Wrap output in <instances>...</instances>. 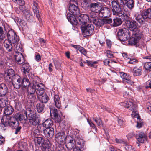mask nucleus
<instances>
[{"label": "nucleus", "mask_w": 151, "mask_h": 151, "mask_svg": "<svg viewBox=\"0 0 151 151\" xmlns=\"http://www.w3.org/2000/svg\"><path fill=\"white\" fill-rule=\"evenodd\" d=\"M37 96L40 101L42 102V103H46L48 101V97L44 93L43 95H38Z\"/></svg>", "instance_id": "nucleus-30"}, {"label": "nucleus", "mask_w": 151, "mask_h": 151, "mask_svg": "<svg viewBox=\"0 0 151 151\" xmlns=\"http://www.w3.org/2000/svg\"><path fill=\"white\" fill-rule=\"evenodd\" d=\"M75 142H68L66 145L68 148L69 149H72L73 148H74V147L75 146Z\"/></svg>", "instance_id": "nucleus-56"}, {"label": "nucleus", "mask_w": 151, "mask_h": 151, "mask_svg": "<svg viewBox=\"0 0 151 151\" xmlns=\"http://www.w3.org/2000/svg\"><path fill=\"white\" fill-rule=\"evenodd\" d=\"M25 119V117L22 115L16 113L11 117L4 116L1 120V122L5 127L9 126L12 128L16 129L15 134H17L20 132L21 127L19 126V121Z\"/></svg>", "instance_id": "nucleus-1"}, {"label": "nucleus", "mask_w": 151, "mask_h": 151, "mask_svg": "<svg viewBox=\"0 0 151 151\" xmlns=\"http://www.w3.org/2000/svg\"><path fill=\"white\" fill-rule=\"evenodd\" d=\"M117 35L120 40L122 41L127 40L130 36L129 30L124 28L119 29Z\"/></svg>", "instance_id": "nucleus-6"}, {"label": "nucleus", "mask_w": 151, "mask_h": 151, "mask_svg": "<svg viewBox=\"0 0 151 151\" xmlns=\"http://www.w3.org/2000/svg\"><path fill=\"white\" fill-rule=\"evenodd\" d=\"M35 91L38 95H43L45 92L44 88V86L42 83H40L35 85Z\"/></svg>", "instance_id": "nucleus-15"}, {"label": "nucleus", "mask_w": 151, "mask_h": 151, "mask_svg": "<svg viewBox=\"0 0 151 151\" xmlns=\"http://www.w3.org/2000/svg\"><path fill=\"white\" fill-rule=\"evenodd\" d=\"M55 140L59 144L63 142L65 140V133L63 132H60L56 134L55 136Z\"/></svg>", "instance_id": "nucleus-16"}, {"label": "nucleus", "mask_w": 151, "mask_h": 151, "mask_svg": "<svg viewBox=\"0 0 151 151\" xmlns=\"http://www.w3.org/2000/svg\"><path fill=\"white\" fill-rule=\"evenodd\" d=\"M93 119L96 122L98 126L102 124L101 120L100 119H96L95 118H93Z\"/></svg>", "instance_id": "nucleus-63"}, {"label": "nucleus", "mask_w": 151, "mask_h": 151, "mask_svg": "<svg viewBox=\"0 0 151 151\" xmlns=\"http://www.w3.org/2000/svg\"><path fill=\"white\" fill-rule=\"evenodd\" d=\"M145 19L147 18H151V8L146 9L143 13Z\"/></svg>", "instance_id": "nucleus-43"}, {"label": "nucleus", "mask_w": 151, "mask_h": 151, "mask_svg": "<svg viewBox=\"0 0 151 151\" xmlns=\"http://www.w3.org/2000/svg\"><path fill=\"white\" fill-rule=\"evenodd\" d=\"M43 137H36L34 139V142L35 145L39 147L41 146L45 142Z\"/></svg>", "instance_id": "nucleus-28"}, {"label": "nucleus", "mask_w": 151, "mask_h": 151, "mask_svg": "<svg viewBox=\"0 0 151 151\" xmlns=\"http://www.w3.org/2000/svg\"><path fill=\"white\" fill-rule=\"evenodd\" d=\"M19 41L16 43L14 44V45L16 44L15 50L16 53L20 52H23V46L20 43L18 42Z\"/></svg>", "instance_id": "nucleus-36"}, {"label": "nucleus", "mask_w": 151, "mask_h": 151, "mask_svg": "<svg viewBox=\"0 0 151 151\" xmlns=\"http://www.w3.org/2000/svg\"><path fill=\"white\" fill-rule=\"evenodd\" d=\"M125 148L126 150L128 151H133L134 148L132 146L129 145H128V143L127 142V144H125Z\"/></svg>", "instance_id": "nucleus-55"}, {"label": "nucleus", "mask_w": 151, "mask_h": 151, "mask_svg": "<svg viewBox=\"0 0 151 151\" xmlns=\"http://www.w3.org/2000/svg\"><path fill=\"white\" fill-rule=\"evenodd\" d=\"M7 39H6L3 42L4 46L9 52L12 51L13 47L12 44H14L19 41V37L17 35L15 31L11 29L7 33Z\"/></svg>", "instance_id": "nucleus-2"}, {"label": "nucleus", "mask_w": 151, "mask_h": 151, "mask_svg": "<svg viewBox=\"0 0 151 151\" xmlns=\"http://www.w3.org/2000/svg\"><path fill=\"white\" fill-rule=\"evenodd\" d=\"M20 87L22 86L24 88H25L31 83H30L29 80L25 77L23 78L20 83Z\"/></svg>", "instance_id": "nucleus-34"}, {"label": "nucleus", "mask_w": 151, "mask_h": 151, "mask_svg": "<svg viewBox=\"0 0 151 151\" xmlns=\"http://www.w3.org/2000/svg\"><path fill=\"white\" fill-rule=\"evenodd\" d=\"M147 135L143 132H141L137 133L136 136L137 141L141 143H145L147 139Z\"/></svg>", "instance_id": "nucleus-8"}, {"label": "nucleus", "mask_w": 151, "mask_h": 151, "mask_svg": "<svg viewBox=\"0 0 151 151\" xmlns=\"http://www.w3.org/2000/svg\"><path fill=\"white\" fill-rule=\"evenodd\" d=\"M11 80L14 87L16 88H20V83H21V77L18 75H14L12 77Z\"/></svg>", "instance_id": "nucleus-7"}, {"label": "nucleus", "mask_w": 151, "mask_h": 151, "mask_svg": "<svg viewBox=\"0 0 151 151\" xmlns=\"http://www.w3.org/2000/svg\"><path fill=\"white\" fill-rule=\"evenodd\" d=\"M97 19V20H96L94 23L96 26L98 27H102L104 25L103 19H99L98 18Z\"/></svg>", "instance_id": "nucleus-45"}, {"label": "nucleus", "mask_w": 151, "mask_h": 151, "mask_svg": "<svg viewBox=\"0 0 151 151\" xmlns=\"http://www.w3.org/2000/svg\"><path fill=\"white\" fill-rule=\"evenodd\" d=\"M73 14L68 13L67 15V18L69 21L73 25H76L78 24V21Z\"/></svg>", "instance_id": "nucleus-22"}, {"label": "nucleus", "mask_w": 151, "mask_h": 151, "mask_svg": "<svg viewBox=\"0 0 151 151\" xmlns=\"http://www.w3.org/2000/svg\"><path fill=\"white\" fill-rule=\"evenodd\" d=\"M15 59L16 62L19 64H22L25 62L24 57L20 52L16 53L15 55Z\"/></svg>", "instance_id": "nucleus-17"}, {"label": "nucleus", "mask_w": 151, "mask_h": 151, "mask_svg": "<svg viewBox=\"0 0 151 151\" xmlns=\"http://www.w3.org/2000/svg\"><path fill=\"white\" fill-rule=\"evenodd\" d=\"M7 96H0V107L1 108L5 107L7 103Z\"/></svg>", "instance_id": "nucleus-32"}, {"label": "nucleus", "mask_w": 151, "mask_h": 151, "mask_svg": "<svg viewBox=\"0 0 151 151\" xmlns=\"http://www.w3.org/2000/svg\"><path fill=\"white\" fill-rule=\"evenodd\" d=\"M8 90L6 85L4 83L0 84V96H6Z\"/></svg>", "instance_id": "nucleus-18"}, {"label": "nucleus", "mask_w": 151, "mask_h": 151, "mask_svg": "<svg viewBox=\"0 0 151 151\" xmlns=\"http://www.w3.org/2000/svg\"><path fill=\"white\" fill-rule=\"evenodd\" d=\"M128 60L129 61L127 62L128 63L133 65L136 64L138 62V60L137 59L133 58H130L129 60Z\"/></svg>", "instance_id": "nucleus-47"}, {"label": "nucleus", "mask_w": 151, "mask_h": 151, "mask_svg": "<svg viewBox=\"0 0 151 151\" xmlns=\"http://www.w3.org/2000/svg\"><path fill=\"white\" fill-rule=\"evenodd\" d=\"M89 7L92 11L91 12H94L95 13L99 12L101 9L98 4L96 3H91Z\"/></svg>", "instance_id": "nucleus-23"}, {"label": "nucleus", "mask_w": 151, "mask_h": 151, "mask_svg": "<svg viewBox=\"0 0 151 151\" xmlns=\"http://www.w3.org/2000/svg\"><path fill=\"white\" fill-rule=\"evenodd\" d=\"M43 125L46 128H51L53 125V122L50 119H47L43 123Z\"/></svg>", "instance_id": "nucleus-37"}, {"label": "nucleus", "mask_w": 151, "mask_h": 151, "mask_svg": "<svg viewBox=\"0 0 151 151\" xmlns=\"http://www.w3.org/2000/svg\"><path fill=\"white\" fill-rule=\"evenodd\" d=\"M54 63L56 69L58 70L60 69L61 67L60 64L59 62L57 61H54Z\"/></svg>", "instance_id": "nucleus-58"}, {"label": "nucleus", "mask_w": 151, "mask_h": 151, "mask_svg": "<svg viewBox=\"0 0 151 151\" xmlns=\"http://www.w3.org/2000/svg\"><path fill=\"white\" fill-rule=\"evenodd\" d=\"M28 98L30 99V101L31 102L34 101L36 99L35 93H32V94L28 93Z\"/></svg>", "instance_id": "nucleus-48"}, {"label": "nucleus", "mask_w": 151, "mask_h": 151, "mask_svg": "<svg viewBox=\"0 0 151 151\" xmlns=\"http://www.w3.org/2000/svg\"><path fill=\"white\" fill-rule=\"evenodd\" d=\"M14 75V72L13 70L11 68L8 69L5 74V80L8 81H10L12 77H13Z\"/></svg>", "instance_id": "nucleus-14"}, {"label": "nucleus", "mask_w": 151, "mask_h": 151, "mask_svg": "<svg viewBox=\"0 0 151 151\" xmlns=\"http://www.w3.org/2000/svg\"><path fill=\"white\" fill-rule=\"evenodd\" d=\"M134 19L137 21L139 23L143 24L145 18L143 13L141 14L137 13L134 15Z\"/></svg>", "instance_id": "nucleus-21"}, {"label": "nucleus", "mask_w": 151, "mask_h": 151, "mask_svg": "<svg viewBox=\"0 0 151 151\" xmlns=\"http://www.w3.org/2000/svg\"><path fill=\"white\" fill-rule=\"evenodd\" d=\"M123 106L131 111H132L131 115L133 117H139V114L136 110V105L130 101H127L123 103Z\"/></svg>", "instance_id": "nucleus-4"}, {"label": "nucleus", "mask_w": 151, "mask_h": 151, "mask_svg": "<svg viewBox=\"0 0 151 151\" xmlns=\"http://www.w3.org/2000/svg\"><path fill=\"white\" fill-rule=\"evenodd\" d=\"M87 121L90 127H92L93 129H95V130H96L97 128L96 127L94 124L92 122L88 119H87Z\"/></svg>", "instance_id": "nucleus-61"}, {"label": "nucleus", "mask_w": 151, "mask_h": 151, "mask_svg": "<svg viewBox=\"0 0 151 151\" xmlns=\"http://www.w3.org/2000/svg\"><path fill=\"white\" fill-rule=\"evenodd\" d=\"M51 146V144L48 139L45 140L44 143L41 146V149L42 151H49Z\"/></svg>", "instance_id": "nucleus-25"}, {"label": "nucleus", "mask_w": 151, "mask_h": 151, "mask_svg": "<svg viewBox=\"0 0 151 151\" xmlns=\"http://www.w3.org/2000/svg\"><path fill=\"white\" fill-rule=\"evenodd\" d=\"M137 118V125H136V127L138 128H141L143 125L142 123L140 121V116L139 115V117L138 118Z\"/></svg>", "instance_id": "nucleus-51"}, {"label": "nucleus", "mask_w": 151, "mask_h": 151, "mask_svg": "<svg viewBox=\"0 0 151 151\" xmlns=\"http://www.w3.org/2000/svg\"><path fill=\"white\" fill-rule=\"evenodd\" d=\"M32 4L33 6H32V8L34 14L37 18L39 21L40 22L41 20V19L39 18L40 14L39 11L38 10L37 8L38 6V4L36 2L33 1Z\"/></svg>", "instance_id": "nucleus-19"}, {"label": "nucleus", "mask_w": 151, "mask_h": 151, "mask_svg": "<svg viewBox=\"0 0 151 151\" xmlns=\"http://www.w3.org/2000/svg\"><path fill=\"white\" fill-rule=\"evenodd\" d=\"M94 29V26L92 24L82 26L81 27L83 36L84 37L91 35L93 33Z\"/></svg>", "instance_id": "nucleus-5"}, {"label": "nucleus", "mask_w": 151, "mask_h": 151, "mask_svg": "<svg viewBox=\"0 0 151 151\" xmlns=\"http://www.w3.org/2000/svg\"><path fill=\"white\" fill-rule=\"evenodd\" d=\"M91 3L88 0H83V5L85 7H90Z\"/></svg>", "instance_id": "nucleus-57"}, {"label": "nucleus", "mask_w": 151, "mask_h": 151, "mask_svg": "<svg viewBox=\"0 0 151 151\" xmlns=\"http://www.w3.org/2000/svg\"><path fill=\"white\" fill-rule=\"evenodd\" d=\"M88 15L86 14H81L78 17L79 23L81 25L86 24L89 21Z\"/></svg>", "instance_id": "nucleus-12"}, {"label": "nucleus", "mask_w": 151, "mask_h": 151, "mask_svg": "<svg viewBox=\"0 0 151 151\" xmlns=\"http://www.w3.org/2000/svg\"><path fill=\"white\" fill-rule=\"evenodd\" d=\"M54 101L55 106L58 108H60L61 106V101L59 95H55L54 96Z\"/></svg>", "instance_id": "nucleus-29"}, {"label": "nucleus", "mask_w": 151, "mask_h": 151, "mask_svg": "<svg viewBox=\"0 0 151 151\" xmlns=\"http://www.w3.org/2000/svg\"><path fill=\"white\" fill-rule=\"evenodd\" d=\"M43 132L45 135L46 137L48 138H51L53 136L54 134V129L53 128H46Z\"/></svg>", "instance_id": "nucleus-24"}, {"label": "nucleus", "mask_w": 151, "mask_h": 151, "mask_svg": "<svg viewBox=\"0 0 151 151\" xmlns=\"http://www.w3.org/2000/svg\"><path fill=\"white\" fill-rule=\"evenodd\" d=\"M104 25L105 24H109L112 23V19L111 18L103 19Z\"/></svg>", "instance_id": "nucleus-49"}, {"label": "nucleus", "mask_w": 151, "mask_h": 151, "mask_svg": "<svg viewBox=\"0 0 151 151\" xmlns=\"http://www.w3.org/2000/svg\"><path fill=\"white\" fill-rule=\"evenodd\" d=\"M106 55L108 58H111L113 57V54L111 52L108 50L106 52Z\"/></svg>", "instance_id": "nucleus-64"}, {"label": "nucleus", "mask_w": 151, "mask_h": 151, "mask_svg": "<svg viewBox=\"0 0 151 151\" xmlns=\"http://www.w3.org/2000/svg\"><path fill=\"white\" fill-rule=\"evenodd\" d=\"M6 36V33L0 34V42L5 39Z\"/></svg>", "instance_id": "nucleus-60"}, {"label": "nucleus", "mask_w": 151, "mask_h": 151, "mask_svg": "<svg viewBox=\"0 0 151 151\" xmlns=\"http://www.w3.org/2000/svg\"><path fill=\"white\" fill-rule=\"evenodd\" d=\"M36 107L37 111L39 113L42 112L44 110L45 106L43 103H37L36 105Z\"/></svg>", "instance_id": "nucleus-41"}, {"label": "nucleus", "mask_w": 151, "mask_h": 151, "mask_svg": "<svg viewBox=\"0 0 151 151\" xmlns=\"http://www.w3.org/2000/svg\"><path fill=\"white\" fill-rule=\"evenodd\" d=\"M86 63L88 66H90L92 67H95L96 66H95V64L97 63V62L94 61L93 62L92 61L86 60Z\"/></svg>", "instance_id": "nucleus-50"}, {"label": "nucleus", "mask_w": 151, "mask_h": 151, "mask_svg": "<svg viewBox=\"0 0 151 151\" xmlns=\"http://www.w3.org/2000/svg\"><path fill=\"white\" fill-rule=\"evenodd\" d=\"M119 73L121 77L123 79V83H127L131 85L132 84L133 82L131 80L130 77L129 75L123 72H119Z\"/></svg>", "instance_id": "nucleus-10"}, {"label": "nucleus", "mask_w": 151, "mask_h": 151, "mask_svg": "<svg viewBox=\"0 0 151 151\" xmlns=\"http://www.w3.org/2000/svg\"><path fill=\"white\" fill-rule=\"evenodd\" d=\"M113 26L116 27L122 24V19L121 18H116L113 20Z\"/></svg>", "instance_id": "nucleus-44"}, {"label": "nucleus", "mask_w": 151, "mask_h": 151, "mask_svg": "<svg viewBox=\"0 0 151 151\" xmlns=\"http://www.w3.org/2000/svg\"><path fill=\"white\" fill-rule=\"evenodd\" d=\"M52 113L56 122H59L61 121V117L58 114L57 109L54 108L50 109V114L51 115Z\"/></svg>", "instance_id": "nucleus-26"}, {"label": "nucleus", "mask_w": 151, "mask_h": 151, "mask_svg": "<svg viewBox=\"0 0 151 151\" xmlns=\"http://www.w3.org/2000/svg\"><path fill=\"white\" fill-rule=\"evenodd\" d=\"M12 29L9 25L6 22H3L0 26V34L6 33L9 30Z\"/></svg>", "instance_id": "nucleus-20"}, {"label": "nucleus", "mask_w": 151, "mask_h": 151, "mask_svg": "<svg viewBox=\"0 0 151 151\" xmlns=\"http://www.w3.org/2000/svg\"><path fill=\"white\" fill-rule=\"evenodd\" d=\"M68 10L70 12L74 15H77L80 13L78 6L71 3V2L69 4Z\"/></svg>", "instance_id": "nucleus-13"}, {"label": "nucleus", "mask_w": 151, "mask_h": 151, "mask_svg": "<svg viewBox=\"0 0 151 151\" xmlns=\"http://www.w3.org/2000/svg\"><path fill=\"white\" fill-rule=\"evenodd\" d=\"M126 24L127 27L129 29L133 32L135 31L138 30L139 28L137 27V23L135 21H128L126 22Z\"/></svg>", "instance_id": "nucleus-11"}, {"label": "nucleus", "mask_w": 151, "mask_h": 151, "mask_svg": "<svg viewBox=\"0 0 151 151\" xmlns=\"http://www.w3.org/2000/svg\"><path fill=\"white\" fill-rule=\"evenodd\" d=\"M78 50L82 54L85 55H86V52L84 48L81 46Z\"/></svg>", "instance_id": "nucleus-62"}, {"label": "nucleus", "mask_w": 151, "mask_h": 151, "mask_svg": "<svg viewBox=\"0 0 151 151\" xmlns=\"http://www.w3.org/2000/svg\"><path fill=\"white\" fill-rule=\"evenodd\" d=\"M134 32L133 33V35L137 39L139 40L142 37V31H140L139 29L137 30Z\"/></svg>", "instance_id": "nucleus-38"}, {"label": "nucleus", "mask_w": 151, "mask_h": 151, "mask_svg": "<svg viewBox=\"0 0 151 151\" xmlns=\"http://www.w3.org/2000/svg\"><path fill=\"white\" fill-rule=\"evenodd\" d=\"M144 67L146 70H150L151 69V62L145 63L144 65Z\"/></svg>", "instance_id": "nucleus-52"}, {"label": "nucleus", "mask_w": 151, "mask_h": 151, "mask_svg": "<svg viewBox=\"0 0 151 151\" xmlns=\"http://www.w3.org/2000/svg\"><path fill=\"white\" fill-rule=\"evenodd\" d=\"M115 141L116 143H122L124 145L127 144V142L124 139H119L117 138L115 139Z\"/></svg>", "instance_id": "nucleus-53"}, {"label": "nucleus", "mask_w": 151, "mask_h": 151, "mask_svg": "<svg viewBox=\"0 0 151 151\" xmlns=\"http://www.w3.org/2000/svg\"><path fill=\"white\" fill-rule=\"evenodd\" d=\"M116 16H118L119 17H121V19H122L123 21H126V22L128 20L129 17L128 16L124 14V12L123 11H122L119 13H118V14L117 15H116Z\"/></svg>", "instance_id": "nucleus-39"}, {"label": "nucleus", "mask_w": 151, "mask_h": 151, "mask_svg": "<svg viewBox=\"0 0 151 151\" xmlns=\"http://www.w3.org/2000/svg\"><path fill=\"white\" fill-rule=\"evenodd\" d=\"M133 75L134 76H138L141 75L142 73V70L141 68H137L134 67L132 71Z\"/></svg>", "instance_id": "nucleus-40"}, {"label": "nucleus", "mask_w": 151, "mask_h": 151, "mask_svg": "<svg viewBox=\"0 0 151 151\" xmlns=\"http://www.w3.org/2000/svg\"><path fill=\"white\" fill-rule=\"evenodd\" d=\"M29 116V122L30 124L33 126L38 125L40 122V120L38 117H37L35 114H28Z\"/></svg>", "instance_id": "nucleus-9"}, {"label": "nucleus", "mask_w": 151, "mask_h": 151, "mask_svg": "<svg viewBox=\"0 0 151 151\" xmlns=\"http://www.w3.org/2000/svg\"><path fill=\"white\" fill-rule=\"evenodd\" d=\"M89 21L90 22H93V23L94 22L96 21L98 17L97 16L96 14L94 12H91L89 15Z\"/></svg>", "instance_id": "nucleus-33"}, {"label": "nucleus", "mask_w": 151, "mask_h": 151, "mask_svg": "<svg viewBox=\"0 0 151 151\" xmlns=\"http://www.w3.org/2000/svg\"><path fill=\"white\" fill-rule=\"evenodd\" d=\"M15 3L19 4L20 6H24L25 4V2L23 0H16Z\"/></svg>", "instance_id": "nucleus-59"}, {"label": "nucleus", "mask_w": 151, "mask_h": 151, "mask_svg": "<svg viewBox=\"0 0 151 151\" xmlns=\"http://www.w3.org/2000/svg\"><path fill=\"white\" fill-rule=\"evenodd\" d=\"M125 1L124 5L129 9H132L134 7V0H123Z\"/></svg>", "instance_id": "nucleus-31"}, {"label": "nucleus", "mask_w": 151, "mask_h": 151, "mask_svg": "<svg viewBox=\"0 0 151 151\" xmlns=\"http://www.w3.org/2000/svg\"><path fill=\"white\" fill-rule=\"evenodd\" d=\"M22 64V67L24 73L25 74L26 73H28L31 69V67L29 64L27 63H24Z\"/></svg>", "instance_id": "nucleus-35"}, {"label": "nucleus", "mask_w": 151, "mask_h": 151, "mask_svg": "<svg viewBox=\"0 0 151 151\" xmlns=\"http://www.w3.org/2000/svg\"><path fill=\"white\" fill-rule=\"evenodd\" d=\"M14 110L13 108L10 106H8L5 107L4 109V113L5 115L3 116L1 120L3 117L5 116L10 117L9 115H11L13 112Z\"/></svg>", "instance_id": "nucleus-27"}, {"label": "nucleus", "mask_w": 151, "mask_h": 151, "mask_svg": "<svg viewBox=\"0 0 151 151\" xmlns=\"http://www.w3.org/2000/svg\"><path fill=\"white\" fill-rule=\"evenodd\" d=\"M45 127L43 125V123L42 124H38L37 126V129L38 131L40 132H44V130H45V129L44 128Z\"/></svg>", "instance_id": "nucleus-54"}, {"label": "nucleus", "mask_w": 151, "mask_h": 151, "mask_svg": "<svg viewBox=\"0 0 151 151\" xmlns=\"http://www.w3.org/2000/svg\"><path fill=\"white\" fill-rule=\"evenodd\" d=\"M139 39H137L134 36L132 35V37L130 38L129 40V42L132 44H136L138 42Z\"/></svg>", "instance_id": "nucleus-46"}, {"label": "nucleus", "mask_w": 151, "mask_h": 151, "mask_svg": "<svg viewBox=\"0 0 151 151\" xmlns=\"http://www.w3.org/2000/svg\"><path fill=\"white\" fill-rule=\"evenodd\" d=\"M110 1H111L113 14L117 15L122 11L121 9L123 6L124 2L122 0H110Z\"/></svg>", "instance_id": "nucleus-3"}, {"label": "nucleus", "mask_w": 151, "mask_h": 151, "mask_svg": "<svg viewBox=\"0 0 151 151\" xmlns=\"http://www.w3.org/2000/svg\"><path fill=\"white\" fill-rule=\"evenodd\" d=\"M35 85H34V84L31 83L28 86L27 88V91L28 93L32 94V93H35Z\"/></svg>", "instance_id": "nucleus-42"}]
</instances>
